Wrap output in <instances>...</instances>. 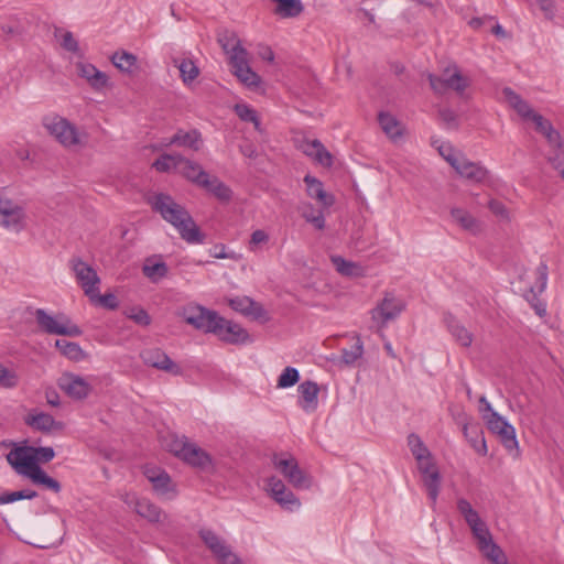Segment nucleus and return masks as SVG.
Masks as SVG:
<instances>
[{
  "label": "nucleus",
  "mask_w": 564,
  "mask_h": 564,
  "mask_svg": "<svg viewBox=\"0 0 564 564\" xmlns=\"http://www.w3.org/2000/svg\"><path fill=\"white\" fill-rule=\"evenodd\" d=\"M152 208L170 223L188 243H203L205 235L195 224L187 209L167 194H156L151 200Z\"/></svg>",
  "instance_id": "1"
},
{
  "label": "nucleus",
  "mask_w": 564,
  "mask_h": 564,
  "mask_svg": "<svg viewBox=\"0 0 564 564\" xmlns=\"http://www.w3.org/2000/svg\"><path fill=\"white\" fill-rule=\"evenodd\" d=\"M55 457L53 447L50 446H17L7 454L8 463L18 474L34 471L40 463L45 464Z\"/></svg>",
  "instance_id": "2"
},
{
  "label": "nucleus",
  "mask_w": 564,
  "mask_h": 564,
  "mask_svg": "<svg viewBox=\"0 0 564 564\" xmlns=\"http://www.w3.org/2000/svg\"><path fill=\"white\" fill-rule=\"evenodd\" d=\"M219 42L223 48L230 53V65L232 67L234 74L248 87H257L260 84V76L254 73L247 59V51L243 48L239 41L231 39V43L229 41L224 42L223 39H219Z\"/></svg>",
  "instance_id": "3"
},
{
  "label": "nucleus",
  "mask_w": 564,
  "mask_h": 564,
  "mask_svg": "<svg viewBox=\"0 0 564 564\" xmlns=\"http://www.w3.org/2000/svg\"><path fill=\"white\" fill-rule=\"evenodd\" d=\"M34 315L39 328L48 335L77 337L83 334L82 329L64 314L54 317L45 310L37 308Z\"/></svg>",
  "instance_id": "4"
},
{
  "label": "nucleus",
  "mask_w": 564,
  "mask_h": 564,
  "mask_svg": "<svg viewBox=\"0 0 564 564\" xmlns=\"http://www.w3.org/2000/svg\"><path fill=\"white\" fill-rule=\"evenodd\" d=\"M43 126L64 147L84 144L86 134L80 133L67 119L59 116L46 117Z\"/></svg>",
  "instance_id": "5"
},
{
  "label": "nucleus",
  "mask_w": 564,
  "mask_h": 564,
  "mask_svg": "<svg viewBox=\"0 0 564 564\" xmlns=\"http://www.w3.org/2000/svg\"><path fill=\"white\" fill-rule=\"evenodd\" d=\"M427 79L433 91L440 95L446 93L448 89H452L457 94H463L469 86V80L462 75L456 65L447 67L444 70L443 76H436L429 73Z\"/></svg>",
  "instance_id": "6"
},
{
  "label": "nucleus",
  "mask_w": 564,
  "mask_h": 564,
  "mask_svg": "<svg viewBox=\"0 0 564 564\" xmlns=\"http://www.w3.org/2000/svg\"><path fill=\"white\" fill-rule=\"evenodd\" d=\"M184 321L198 330L213 334L216 330V323L219 314L200 305L185 307L182 313Z\"/></svg>",
  "instance_id": "7"
},
{
  "label": "nucleus",
  "mask_w": 564,
  "mask_h": 564,
  "mask_svg": "<svg viewBox=\"0 0 564 564\" xmlns=\"http://www.w3.org/2000/svg\"><path fill=\"white\" fill-rule=\"evenodd\" d=\"M272 463L275 469H278L295 488L310 487V478L299 467L297 460L293 456L289 455L288 457H283V455L274 454L272 456Z\"/></svg>",
  "instance_id": "8"
},
{
  "label": "nucleus",
  "mask_w": 564,
  "mask_h": 564,
  "mask_svg": "<svg viewBox=\"0 0 564 564\" xmlns=\"http://www.w3.org/2000/svg\"><path fill=\"white\" fill-rule=\"evenodd\" d=\"M199 536L220 564H242L225 540L209 529H202Z\"/></svg>",
  "instance_id": "9"
},
{
  "label": "nucleus",
  "mask_w": 564,
  "mask_h": 564,
  "mask_svg": "<svg viewBox=\"0 0 564 564\" xmlns=\"http://www.w3.org/2000/svg\"><path fill=\"white\" fill-rule=\"evenodd\" d=\"M24 208L0 194V226L19 232L24 228Z\"/></svg>",
  "instance_id": "10"
},
{
  "label": "nucleus",
  "mask_w": 564,
  "mask_h": 564,
  "mask_svg": "<svg viewBox=\"0 0 564 564\" xmlns=\"http://www.w3.org/2000/svg\"><path fill=\"white\" fill-rule=\"evenodd\" d=\"M404 308L405 304L402 300L392 293H386L383 299L371 310V318L379 322L381 326H386L390 321L395 319Z\"/></svg>",
  "instance_id": "11"
},
{
  "label": "nucleus",
  "mask_w": 564,
  "mask_h": 564,
  "mask_svg": "<svg viewBox=\"0 0 564 564\" xmlns=\"http://www.w3.org/2000/svg\"><path fill=\"white\" fill-rule=\"evenodd\" d=\"M72 263L78 284L82 286L85 294L90 300H94L96 293L99 292L98 284L100 283L97 272L93 267L80 259L73 260Z\"/></svg>",
  "instance_id": "12"
},
{
  "label": "nucleus",
  "mask_w": 564,
  "mask_h": 564,
  "mask_svg": "<svg viewBox=\"0 0 564 564\" xmlns=\"http://www.w3.org/2000/svg\"><path fill=\"white\" fill-rule=\"evenodd\" d=\"M215 329L216 330H214L213 334L227 344L241 345L250 341V336L243 327L221 317L220 315Z\"/></svg>",
  "instance_id": "13"
},
{
  "label": "nucleus",
  "mask_w": 564,
  "mask_h": 564,
  "mask_svg": "<svg viewBox=\"0 0 564 564\" xmlns=\"http://www.w3.org/2000/svg\"><path fill=\"white\" fill-rule=\"evenodd\" d=\"M446 161L460 176L473 182H482L488 175V171L485 166H482L480 163L471 162L464 156L449 154L446 156Z\"/></svg>",
  "instance_id": "14"
},
{
  "label": "nucleus",
  "mask_w": 564,
  "mask_h": 564,
  "mask_svg": "<svg viewBox=\"0 0 564 564\" xmlns=\"http://www.w3.org/2000/svg\"><path fill=\"white\" fill-rule=\"evenodd\" d=\"M57 383L72 399L83 400L91 392V386L86 379L70 372L63 373Z\"/></svg>",
  "instance_id": "15"
},
{
  "label": "nucleus",
  "mask_w": 564,
  "mask_h": 564,
  "mask_svg": "<svg viewBox=\"0 0 564 564\" xmlns=\"http://www.w3.org/2000/svg\"><path fill=\"white\" fill-rule=\"evenodd\" d=\"M140 357L144 365L159 370L181 375L182 370L163 350L160 348H148L141 351Z\"/></svg>",
  "instance_id": "16"
},
{
  "label": "nucleus",
  "mask_w": 564,
  "mask_h": 564,
  "mask_svg": "<svg viewBox=\"0 0 564 564\" xmlns=\"http://www.w3.org/2000/svg\"><path fill=\"white\" fill-rule=\"evenodd\" d=\"M268 490L271 497L278 502L282 508L288 510H293L294 508L300 507V501L295 497V495L286 488L284 482L276 478L270 477L267 484Z\"/></svg>",
  "instance_id": "17"
},
{
  "label": "nucleus",
  "mask_w": 564,
  "mask_h": 564,
  "mask_svg": "<svg viewBox=\"0 0 564 564\" xmlns=\"http://www.w3.org/2000/svg\"><path fill=\"white\" fill-rule=\"evenodd\" d=\"M123 501L129 506L133 507L134 511L142 518L147 519L149 522H160L162 516L165 514L162 512L161 508L155 503L151 502L147 498H137L135 496L124 495Z\"/></svg>",
  "instance_id": "18"
},
{
  "label": "nucleus",
  "mask_w": 564,
  "mask_h": 564,
  "mask_svg": "<svg viewBox=\"0 0 564 564\" xmlns=\"http://www.w3.org/2000/svg\"><path fill=\"white\" fill-rule=\"evenodd\" d=\"M177 173L197 187L205 185L206 180L209 176V173L206 172L199 163L183 155H181V159H178Z\"/></svg>",
  "instance_id": "19"
},
{
  "label": "nucleus",
  "mask_w": 564,
  "mask_h": 564,
  "mask_svg": "<svg viewBox=\"0 0 564 564\" xmlns=\"http://www.w3.org/2000/svg\"><path fill=\"white\" fill-rule=\"evenodd\" d=\"M297 392L300 394L297 404L303 411L311 413L317 409L319 387L315 381H303L299 384Z\"/></svg>",
  "instance_id": "20"
},
{
  "label": "nucleus",
  "mask_w": 564,
  "mask_h": 564,
  "mask_svg": "<svg viewBox=\"0 0 564 564\" xmlns=\"http://www.w3.org/2000/svg\"><path fill=\"white\" fill-rule=\"evenodd\" d=\"M24 422L33 430L40 431L42 433L61 431L64 427V424L56 421L51 414L37 411L30 412L25 416Z\"/></svg>",
  "instance_id": "21"
},
{
  "label": "nucleus",
  "mask_w": 564,
  "mask_h": 564,
  "mask_svg": "<svg viewBox=\"0 0 564 564\" xmlns=\"http://www.w3.org/2000/svg\"><path fill=\"white\" fill-rule=\"evenodd\" d=\"M164 144L166 147L177 145L197 152L202 149L203 138L197 129L188 131L178 129Z\"/></svg>",
  "instance_id": "22"
},
{
  "label": "nucleus",
  "mask_w": 564,
  "mask_h": 564,
  "mask_svg": "<svg viewBox=\"0 0 564 564\" xmlns=\"http://www.w3.org/2000/svg\"><path fill=\"white\" fill-rule=\"evenodd\" d=\"M78 75L87 80L91 88L101 90L108 85V76L89 63H77Z\"/></svg>",
  "instance_id": "23"
},
{
  "label": "nucleus",
  "mask_w": 564,
  "mask_h": 564,
  "mask_svg": "<svg viewBox=\"0 0 564 564\" xmlns=\"http://www.w3.org/2000/svg\"><path fill=\"white\" fill-rule=\"evenodd\" d=\"M426 469H419L422 474L423 484L427 490L429 498L435 505L441 486V475L433 460L425 463Z\"/></svg>",
  "instance_id": "24"
},
{
  "label": "nucleus",
  "mask_w": 564,
  "mask_h": 564,
  "mask_svg": "<svg viewBox=\"0 0 564 564\" xmlns=\"http://www.w3.org/2000/svg\"><path fill=\"white\" fill-rule=\"evenodd\" d=\"M181 459L186 464L203 470H207L213 466L210 455L195 443H191L188 445Z\"/></svg>",
  "instance_id": "25"
},
{
  "label": "nucleus",
  "mask_w": 564,
  "mask_h": 564,
  "mask_svg": "<svg viewBox=\"0 0 564 564\" xmlns=\"http://www.w3.org/2000/svg\"><path fill=\"white\" fill-rule=\"evenodd\" d=\"M306 184L307 195L321 203L323 207H330L335 199L334 196L327 194L324 189L323 183L314 176L306 175L304 177Z\"/></svg>",
  "instance_id": "26"
},
{
  "label": "nucleus",
  "mask_w": 564,
  "mask_h": 564,
  "mask_svg": "<svg viewBox=\"0 0 564 564\" xmlns=\"http://www.w3.org/2000/svg\"><path fill=\"white\" fill-rule=\"evenodd\" d=\"M502 94L508 101V104L517 111V113L525 120H531L532 117L536 113L531 106L521 98L514 90L510 87H506L502 90Z\"/></svg>",
  "instance_id": "27"
},
{
  "label": "nucleus",
  "mask_w": 564,
  "mask_h": 564,
  "mask_svg": "<svg viewBox=\"0 0 564 564\" xmlns=\"http://www.w3.org/2000/svg\"><path fill=\"white\" fill-rule=\"evenodd\" d=\"M445 323L456 343H458L463 347H469L471 345L474 339L473 334L464 325H462L454 316L447 314L445 316Z\"/></svg>",
  "instance_id": "28"
},
{
  "label": "nucleus",
  "mask_w": 564,
  "mask_h": 564,
  "mask_svg": "<svg viewBox=\"0 0 564 564\" xmlns=\"http://www.w3.org/2000/svg\"><path fill=\"white\" fill-rule=\"evenodd\" d=\"M167 272V264L162 260L156 261V257L147 258L142 267V273L153 283L160 282Z\"/></svg>",
  "instance_id": "29"
},
{
  "label": "nucleus",
  "mask_w": 564,
  "mask_h": 564,
  "mask_svg": "<svg viewBox=\"0 0 564 564\" xmlns=\"http://www.w3.org/2000/svg\"><path fill=\"white\" fill-rule=\"evenodd\" d=\"M408 445L410 447L412 455L417 460L419 469H426L424 464L431 462L432 457L430 451L424 445L420 436L413 433L410 434L408 436Z\"/></svg>",
  "instance_id": "30"
},
{
  "label": "nucleus",
  "mask_w": 564,
  "mask_h": 564,
  "mask_svg": "<svg viewBox=\"0 0 564 564\" xmlns=\"http://www.w3.org/2000/svg\"><path fill=\"white\" fill-rule=\"evenodd\" d=\"M200 188H204L221 202H229L232 196V191L229 186L221 182L217 176L210 174L206 180V184L202 185Z\"/></svg>",
  "instance_id": "31"
},
{
  "label": "nucleus",
  "mask_w": 564,
  "mask_h": 564,
  "mask_svg": "<svg viewBox=\"0 0 564 564\" xmlns=\"http://www.w3.org/2000/svg\"><path fill=\"white\" fill-rule=\"evenodd\" d=\"M463 432H464V435L470 442L473 448L477 453H479L481 455H486L487 454L486 441H485V437L482 435V431L478 426L469 425L466 422V420H465L463 422Z\"/></svg>",
  "instance_id": "32"
},
{
  "label": "nucleus",
  "mask_w": 564,
  "mask_h": 564,
  "mask_svg": "<svg viewBox=\"0 0 564 564\" xmlns=\"http://www.w3.org/2000/svg\"><path fill=\"white\" fill-rule=\"evenodd\" d=\"M21 475L30 478L33 484L44 486L55 494H58L62 489L61 484L48 476L42 468H36L34 471L29 473L24 471Z\"/></svg>",
  "instance_id": "33"
},
{
  "label": "nucleus",
  "mask_w": 564,
  "mask_h": 564,
  "mask_svg": "<svg viewBox=\"0 0 564 564\" xmlns=\"http://www.w3.org/2000/svg\"><path fill=\"white\" fill-rule=\"evenodd\" d=\"M378 121L383 132L391 139L402 135L401 122L390 112L381 111L378 115Z\"/></svg>",
  "instance_id": "34"
},
{
  "label": "nucleus",
  "mask_w": 564,
  "mask_h": 564,
  "mask_svg": "<svg viewBox=\"0 0 564 564\" xmlns=\"http://www.w3.org/2000/svg\"><path fill=\"white\" fill-rule=\"evenodd\" d=\"M112 64L123 73H133L138 68V58L127 51L115 52L111 56Z\"/></svg>",
  "instance_id": "35"
},
{
  "label": "nucleus",
  "mask_w": 564,
  "mask_h": 564,
  "mask_svg": "<svg viewBox=\"0 0 564 564\" xmlns=\"http://www.w3.org/2000/svg\"><path fill=\"white\" fill-rule=\"evenodd\" d=\"M451 216L464 230L471 234L479 231L478 220L467 210L463 208H453L451 210Z\"/></svg>",
  "instance_id": "36"
},
{
  "label": "nucleus",
  "mask_w": 564,
  "mask_h": 564,
  "mask_svg": "<svg viewBox=\"0 0 564 564\" xmlns=\"http://www.w3.org/2000/svg\"><path fill=\"white\" fill-rule=\"evenodd\" d=\"M173 63L180 70V76L184 84H191L199 75V68L191 58H174Z\"/></svg>",
  "instance_id": "37"
},
{
  "label": "nucleus",
  "mask_w": 564,
  "mask_h": 564,
  "mask_svg": "<svg viewBox=\"0 0 564 564\" xmlns=\"http://www.w3.org/2000/svg\"><path fill=\"white\" fill-rule=\"evenodd\" d=\"M469 528L473 533V536L477 541L479 551H482L495 543L487 524L482 520L481 522H478L477 524H474Z\"/></svg>",
  "instance_id": "38"
},
{
  "label": "nucleus",
  "mask_w": 564,
  "mask_h": 564,
  "mask_svg": "<svg viewBox=\"0 0 564 564\" xmlns=\"http://www.w3.org/2000/svg\"><path fill=\"white\" fill-rule=\"evenodd\" d=\"M55 347L61 351L63 356L70 360L78 361L84 357V351L77 343L67 341L65 339H56Z\"/></svg>",
  "instance_id": "39"
},
{
  "label": "nucleus",
  "mask_w": 564,
  "mask_h": 564,
  "mask_svg": "<svg viewBox=\"0 0 564 564\" xmlns=\"http://www.w3.org/2000/svg\"><path fill=\"white\" fill-rule=\"evenodd\" d=\"M332 262L336 270L345 276H359L361 275V267L355 262L347 261L340 256L332 257Z\"/></svg>",
  "instance_id": "40"
},
{
  "label": "nucleus",
  "mask_w": 564,
  "mask_h": 564,
  "mask_svg": "<svg viewBox=\"0 0 564 564\" xmlns=\"http://www.w3.org/2000/svg\"><path fill=\"white\" fill-rule=\"evenodd\" d=\"M178 159L181 154H162L153 163V167L159 172L178 171Z\"/></svg>",
  "instance_id": "41"
},
{
  "label": "nucleus",
  "mask_w": 564,
  "mask_h": 564,
  "mask_svg": "<svg viewBox=\"0 0 564 564\" xmlns=\"http://www.w3.org/2000/svg\"><path fill=\"white\" fill-rule=\"evenodd\" d=\"M457 510L463 516L468 527L481 522L478 512L471 507L470 502L467 499L460 498L457 500Z\"/></svg>",
  "instance_id": "42"
},
{
  "label": "nucleus",
  "mask_w": 564,
  "mask_h": 564,
  "mask_svg": "<svg viewBox=\"0 0 564 564\" xmlns=\"http://www.w3.org/2000/svg\"><path fill=\"white\" fill-rule=\"evenodd\" d=\"M300 380V372L294 367H286L279 376L276 388L286 389L295 386Z\"/></svg>",
  "instance_id": "43"
},
{
  "label": "nucleus",
  "mask_w": 564,
  "mask_h": 564,
  "mask_svg": "<svg viewBox=\"0 0 564 564\" xmlns=\"http://www.w3.org/2000/svg\"><path fill=\"white\" fill-rule=\"evenodd\" d=\"M35 497H37V492L31 489L4 492L0 495V505L12 503L22 499H34Z\"/></svg>",
  "instance_id": "44"
},
{
  "label": "nucleus",
  "mask_w": 564,
  "mask_h": 564,
  "mask_svg": "<svg viewBox=\"0 0 564 564\" xmlns=\"http://www.w3.org/2000/svg\"><path fill=\"white\" fill-rule=\"evenodd\" d=\"M480 552L490 562V564H508L502 549L497 543L489 545Z\"/></svg>",
  "instance_id": "45"
},
{
  "label": "nucleus",
  "mask_w": 564,
  "mask_h": 564,
  "mask_svg": "<svg viewBox=\"0 0 564 564\" xmlns=\"http://www.w3.org/2000/svg\"><path fill=\"white\" fill-rule=\"evenodd\" d=\"M151 484L153 490L159 496H166L170 491H172L171 477L166 471L159 474V476H155V478H152Z\"/></svg>",
  "instance_id": "46"
},
{
  "label": "nucleus",
  "mask_w": 564,
  "mask_h": 564,
  "mask_svg": "<svg viewBox=\"0 0 564 564\" xmlns=\"http://www.w3.org/2000/svg\"><path fill=\"white\" fill-rule=\"evenodd\" d=\"M497 435L507 451L512 452L518 449L519 444L516 436V430L512 425L508 426L500 433H497Z\"/></svg>",
  "instance_id": "47"
},
{
  "label": "nucleus",
  "mask_w": 564,
  "mask_h": 564,
  "mask_svg": "<svg viewBox=\"0 0 564 564\" xmlns=\"http://www.w3.org/2000/svg\"><path fill=\"white\" fill-rule=\"evenodd\" d=\"M484 419H486L488 429L497 434L510 426L509 424L499 413L491 411L490 414L484 415Z\"/></svg>",
  "instance_id": "48"
},
{
  "label": "nucleus",
  "mask_w": 564,
  "mask_h": 564,
  "mask_svg": "<svg viewBox=\"0 0 564 564\" xmlns=\"http://www.w3.org/2000/svg\"><path fill=\"white\" fill-rule=\"evenodd\" d=\"M539 294L535 288L531 286L525 294V299L535 311L536 315L544 317L546 315V304L538 297Z\"/></svg>",
  "instance_id": "49"
},
{
  "label": "nucleus",
  "mask_w": 564,
  "mask_h": 564,
  "mask_svg": "<svg viewBox=\"0 0 564 564\" xmlns=\"http://www.w3.org/2000/svg\"><path fill=\"white\" fill-rule=\"evenodd\" d=\"M362 352H364L362 341L360 340L359 337H357V341L351 347V349H343L341 350L343 361L346 365H351L362 356Z\"/></svg>",
  "instance_id": "50"
},
{
  "label": "nucleus",
  "mask_w": 564,
  "mask_h": 564,
  "mask_svg": "<svg viewBox=\"0 0 564 564\" xmlns=\"http://www.w3.org/2000/svg\"><path fill=\"white\" fill-rule=\"evenodd\" d=\"M246 316L262 324L270 321V316L262 304L254 300H252V305H249Z\"/></svg>",
  "instance_id": "51"
},
{
  "label": "nucleus",
  "mask_w": 564,
  "mask_h": 564,
  "mask_svg": "<svg viewBox=\"0 0 564 564\" xmlns=\"http://www.w3.org/2000/svg\"><path fill=\"white\" fill-rule=\"evenodd\" d=\"M235 111L241 120H243L246 122H253L256 128L259 127V120H258L257 112L254 109H252L248 105L238 104L235 106Z\"/></svg>",
  "instance_id": "52"
},
{
  "label": "nucleus",
  "mask_w": 564,
  "mask_h": 564,
  "mask_svg": "<svg viewBox=\"0 0 564 564\" xmlns=\"http://www.w3.org/2000/svg\"><path fill=\"white\" fill-rule=\"evenodd\" d=\"M536 282L533 288L539 293H543L546 289L547 276H549V268L545 262H541L535 269Z\"/></svg>",
  "instance_id": "53"
},
{
  "label": "nucleus",
  "mask_w": 564,
  "mask_h": 564,
  "mask_svg": "<svg viewBox=\"0 0 564 564\" xmlns=\"http://www.w3.org/2000/svg\"><path fill=\"white\" fill-rule=\"evenodd\" d=\"M19 383V377L15 371L10 370L0 364V386L4 388H14Z\"/></svg>",
  "instance_id": "54"
},
{
  "label": "nucleus",
  "mask_w": 564,
  "mask_h": 564,
  "mask_svg": "<svg viewBox=\"0 0 564 564\" xmlns=\"http://www.w3.org/2000/svg\"><path fill=\"white\" fill-rule=\"evenodd\" d=\"M128 318L132 319L135 324L141 326H149L151 317L142 307H132L127 313Z\"/></svg>",
  "instance_id": "55"
},
{
  "label": "nucleus",
  "mask_w": 564,
  "mask_h": 564,
  "mask_svg": "<svg viewBox=\"0 0 564 564\" xmlns=\"http://www.w3.org/2000/svg\"><path fill=\"white\" fill-rule=\"evenodd\" d=\"M228 304L234 311L239 312L246 316L249 310V305H252V299L249 296H236L229 299Z\"/></svg>",
  "instance_id": "56"
},
{
  "label": "nucleus",
  "mask_w": 564,
  "mask_h": 564,
  "mask_svg": "<svg viewBox=\"0 0 564 564\" xmlns=\"http://www.w3.org/2000/svg\"><path fill=\"white\" fill-rule=\"evenodd\" d=\"M191 442L186 438L173 437L167 444V449L173 453L176 457L182 458L185 449L188 447Z\"/></svg>",
  "instance_id": "57"
},
{
  "label": "nucleus",
  "mask_w": 564,
  "mask_h": 564,
  "mask_svg": "<svg viewBox=\"0 0 564 564\" xmlns=\"http://www.w3.org/2000/svg\"><path fill=\"white\" fill-rule=\"evenodd\" d=\"M312 158L323 166L329 167L333 164V155L322 142L319 143V147L314 150V155Z\"/></svg>",
  "instance_id": "58"
},
{
  "label": "nucleus",
  "mask_w": 564,
  "mask_h": 564,
  "mask_svg": "<svg viewBox=\"0 0 564 564\" xmlns=\"http://www.w3.org/2000/svg\"><path fill=\"white\" fill-rule=\"evenodd\" d=\"M93 301H97L99 305L108 310H116L119 305L117 296L112 293H106L102 295L96 293V296Z\"/></svg>",
  "instance_id": "59"
},
{
  "label": "nucleus",
  "mask_w": 564,
  "mask_h": 564,
  "mask_svg": "<svg viewBox=\"0 0 564 564\" xmlns=\"http://www.w3.org/2000/svg\"><path fill=\"white\" fill-rule=\"evenodd\" d=\"M545 19L552 20L555 17V2L553 0H534Z\"/></svg>",
  "instance_id": "60"
},
{
  "label": "nucleus",
  "mask_w": 564,
  "mask_h": 564,
  "mask_svg": "<svg viewBox=\"0 0 564 564\" xmlns=\"http://www.w3.org/2000/svg\"><path fill=\"white\" fill-rule=\"evenodd\" d=\"M61 45L64 50L72 53H77L79 51L78 42L69 31L63 34Z\"/></svg>",
  "instance_id": "61"
},
{
  "label": "nucleus",
  "mask_w": 564,
  "mask_h": 564,
  "mask_svg": "<svg viewBox=\"0 0 564 564\" xmlns=\"http://www.w3.org/2000/svg\"><path fill=\"white\" fill-rule=\"evenodd\" d=\"M302 216L307 223H311L316 229L322 230L325 227V218L323 212L317 210L315 216H308L306 210H303Z\"/></svg>",
  "instance_id": "62"
},
{
  "label": "nucleus",
  "mask_w": 564,
  "mask_h": 564,
  "mask_svg": "<svg viewBox=\"0 0 564 564\" xmlns=\"http://www.w3.org/2000/svg\"><path fill=\"white\" fill-rule=\"evenodd\" d=\"M531 121L535 124V130L543 135L549 130L547 128L553 127L549 120L544 119L543 116L538 112L532 117Z\"/></svg>",
  "instance_id": "63"
},
{
  "label": "nucleus",
  "mask_w": 564,
  "mask_h": 564,
  "mask_svg": "<svg viewBox=\"0 0 564 564\" xmlns=\"http://www.w3.org/2000/svg\"><path fill=\"white\" fill-rule=\"evenodd\" d=\"M549 162L558 173L564 169V151H562V148L555 149V153L549 156Z\"/></svg>",
  "instance_id": "64"
}]
</instances>
